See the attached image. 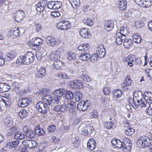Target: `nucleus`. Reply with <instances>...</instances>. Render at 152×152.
<instances>
[{
    "instance_id": "47",
    "label": "nucleus",
    "mask_w": 152,
    "mask_h": 152,
    "mask_svg": "<svg viewBox=\"0 0 152 152\" xmlns=\"http://www.w3.org/2000/svg\"><path fill=\"white\" fill-rule=\"evenodd\" d=\"M50 143L52 145L57 144L59 141V140L55 136H52L50 139Z\"/></svg>"
},
{
    "instance_id": "21",
    "label": "nucleus",
    "mask_w": 152,
    "mask_h": 152,
    "mask_svg": "<svg viewBox=\"0 0 152 152\" xmlns=\"http://www.w3.org/2000/svg\"><path fill=\"white\" fill-rule=\"evenodd\" d=\"M20 33V30L19 29L16 27L11 29L9 31V34L13 38L18 37Z\"/></svg>"
},
{
    "instance_id": "16",
    "label": "nucleus",
    "mask_w": 152,
    "mask_h": 152,
    "mask_svg": "<svg viewBox=\"0 0 152 152\" xmlns=\"http://www.w3.org/2000/svg\"><path fill=\"white\" fill-rule=\"evenodd\" d=\"M70 86L76 88H81L83 87V84L80 80H75L70 82Z\"/></svg>"
},
{
    "instance_id": "53",
    "label": "nucleus",
    "mask_w": 152,
    "mask_h": 152,
    "mask_svg": "<svg viewBox=\"0 0 152 152\" xmlns=\"http://www.w3.org/2000/svg\"><path fill=\"white\" fill-rule=\"evenodd\" d=\"M52 65L53 66H64V64L63 62L58 60L55 61Z\"/></svg>"
},
{
    "instance_id": "62",
    "label": "nucleus",
    "mask_w": 152,
    "mask_h": 152,
    "mask_svg": "<svg viewBox=\"0 0 152 152\" xmlns=\"http://www.w3.org/2000/svg\"><path fill=\"white\" fill-rule=\"evenodd\" d=\"M62 6V3L61 2L57 1H54L53 7V10H56L59 9Z\"/></svg>"
},
{
    "instance_id": "18",
    "label": "nucleus",
    "mask_w": 152,
    "mask_h": 152,
    "mask_svg": "<svg viewBox=\"0 0 152 152\" xmlns=\"http://www.w3.org/2000/svg\"><path fill=\"white\" fill-rule=\"evenodd\" d=\"M32 41H31V44L34 46L36 47L37 50L40 49V45L42 44V40L39 38H33L32 39Z\"/></svg>"
},
{
    "instance_id": "9",
    "label": "nucleus",
    "mask_w": 152,
    "mask_h": 152,
    "mask_svg": "<svg viewBox=\"0 0 152 152\" xmlns=\"http://www.w3.org/2000/svg\"><path fill=\"white\" fill-rule=\"evenodd\" d=\"M14 20L17 22H19L25 17V12L22 10H18L13 15Z\"/></svg>"
},
{
    "instance_id": "6",
    "label": "nucleus",
    "mask_w": 152,
    "mask_h": 152,
    "mask_svg": "<svg viewBox=\"0 0 152 152\" xmlns=\"http://www.w3.org/2000/svg\"><path fill=\"white\" fill-rule=\"evenodd\" d=\"M71 27V23L67 20H62L57 25V28L58 29L63 31L68 30Z\"/></svg>"
},
{
    "instance_id": "29",
    "label": "nucleus",
    "mask_w": 152,
    "mask_h": 152,
    "mask_svg": "<svg viewBox=\"0 0 152 152\" xmlns=\"http://www.w3.org/2000/svg\"><path fill=\"white\" fill-rule=\"evenodd\" d=\"M42 100L46 105H50L52 103V98L50 95H45L42 97Z\"/></svg>"
},
{
    "instance_id": "36",
    "label": "nucleus",
    "mask_w": 152,
    "mask_h": 152,
    "mask_svg": "<svg viewBox=\"0 0 152 152\" xmlns=\"http://www.w3.org/2000/svg\"><path fill=\"white\" fill-rule=\"evenodd\" d=\"M0 101L4 102L5 105L10 106L11 104L10 99L5 96H0Z\"/></svg>"
},
{
    "instance_id": "3",
    "label": "nucleus",
    "mask_w": 152,
    "mask_h": 152,
    "mask_svg": "<svg viewBox=\"0 0 152 152\" xmlns=\"http://www.w3.org/2000/svg\"><path fill=\"white\" fill-rule=\"evenodd\" d=\"M152 102V93L150 92H146L145 93L143 99L138 104L134 103L135 107H137L140 106L142 108H144L150 106Z\"/></svg>"
},
{
    "instance_id": "13",
    "label": "nucleus",
    "mask_w": 152,
    "mask_h": 152,
    "mask_svg": "<svg viewBox=\"0 0 152 152\" xmlns=\"http://www.w3.org/2000/svg\"><path fill=\"white\" fill-rule=\"evenodd\" d=\"M137 4L144 8H148L152 4L151 0H134Z\"/></svg>"
},
{
    "instance_id": "38",
    "label": "nucleus",
    "mask_w": 152,
    "mask_h": 152,
    "mask_svg": "<svg viewBox=\"0 0 152 152\" xmlns=\"http://www.w3.org/2000/svg\"><path fill=\"white\" fill-rule=\"evenodd\" d=\"M4 122L5 125L8 127L11 126L14 124L13 119L10 117H7L6 118Z\"/></svg>"
},
{
    "instance_id": "23",
    "label": "nucleus",
    "mask_w": 152,
    "mask_h": 152,
    "mask_svg": "<svg viewBox=\"0 0 152 152\" xmlns=\"http://www.w3.org/2000/svg\"><path fill=\"white\" fill-rule=\"evenodd\" d=\"M105 28L107 31H112L114 26L113 22L112 21H108L105 23Z\"/></svg>"
},
{
    "instance_id": "54",
    "label": "nucleus",
    "mask_w": 152,
    "mask_h": 152,
    "mask_svg": "<svg viewBox=\"0 0 152 152\" xmlns=\"http://www.w3.org/2000/svg\"><path fill=\"white\" fill-rule=\"evenodd\" d=\"M134 133V129L132 128L129 127L125 131V134L127 135L131 136Z\"/></svg>"
},
{
    "instance_id": "17",
    "label": "nucleus",
    "mask_w": 152,
    "mask_h": 152,
    "mask_svg": "<svg viewBox=\"0 0 152 152\" xmlns=\"http://www.w3.org/2000/svg\"><path fill=\"white\" fill-rule=\"evenodd\" d=\"M19 140H16L10 142H7L6 144L7 147L10 148H15V150L18 151H19L20 148H18L17 147L19 144Z\"/></svg>"
},
{
    "instance_id": "40",
    "label": "nucleus",
    "mask_w": 152,
    "mask_h": 152,
    "mask_svg": "<svg viewBox=\"0 0 152 152\" xmlns=\"http://www.w3.org/2000/svg\"><path fill=\"white\" fill-rule=\"evenodd\" d=\"M83 22L84 24L91 26L94 24V21L91 18H88L84 19Z\"/></svg>"
},
{
    "instance_id": "30",
    "label": "nucleus",
    "mask_w": 152,
    "mask_h": 152,
    "mask_svg": "<svg viewBox=\"0 0 152 152\" xmlns=\"http://www.w3.org/2000/svg\"><path fill=\"white\" fill-rule=\"evenodd\" d=\"M116 42L118 44H121L123 42V40L125 39L126 37L121 35L119 33H117L116 35Z\"/></svg>"
},
{
    "instance_id": "2",
    "label": "nucleus",
    "mask_w": 152,
    "mask_h": 152,
    "mask_svg": "<svg viewBox=\"0 0 152 152\" xmlns=\"http://www.w3.org/2000/svg\"><path fill=\"white\" fill-rule=\"evenodd\" d=\"M137 146L140 148L151 146L148 148L149 152H152V140L149 137L145 136L141 137L137 141Z\"/></svg>"
},
{
    "instance_id": "43",
    "label": "nucleus",
    "mask_w": 152,
    "mask_h": 152,
    "mask_svg": "<svg viewBox=\"0 0 152 152\" xmlns=\"http://www.w3.org/2000/svg\"><path fill=\"white\" fill-rule=\"evenodd\" d=\"M35 134L38 135H42L45 133V131L43 129L39 128V126H36L34 129Z\"/></svg>"
},
{
    "instance_id": "61",
    "label": "nucleus",
    "mask_w": 152,
    "mask_h": 152,
    "mask_svg": "<svg viewBox=\"0 0 152 152\" xmlns=\"http://www.w3.org/2000/svg\"><path fill=\"white\" fill-rule=\"evenodd\" d=\"M135 25L137 28H140L144 26V23L141 21H137L135 23Z\"/></svg>"
},
{
    "instance_id": "1",
    "label": "nucleus",
    "mask_w": 152,
    "mask_h": 152,
    "mask_svg": "<svg viewBox=\"0 0 152 152\" xmlns=\"http://www.w3.org/2000/svg\"><path fill=\"white\" fill-rule=\"evenodd\" d=\"M34 55L31 52L28 51L24 56H19L16 61V63L19 66L28 65L32 63L34 60Z\"/></svg>"
},
{
    "instance_id": "19",
    "label": "nucleus",
    "mask_w": 152,
    "mask_h": 152,
    "mask_svg": "<svg viewBox=\"0 0 152 152\" xmlns=\"http://www.w3.org/2000/svg\"><path fill=\"white\" fill-rule=\"evenodd\" d=\"M96 53L100 58L104 57L106 53V51L104 47L102 45H101L99 47H97L96 50Z\"/></svg>"
},
{
    "instance_id": "46",
    "label": "nucleus",
    "mask_w": 152,
    "mask_h": 152,
    "mask_svg": "<svg viewBox=\"0 0 152 152\" xmlns=\"http://www.w3.org/2000/svg\"><path fill=\"white\" fill-rule=\"evenodd\" d=\"M67 58L69 60H72L76 59L75 54L72 51H69L67 55Z\"/></svg>"
},
{
    "instance_id": "7",
    "label": "nucleus",
    "mask_w": 152,
    "mask_h": 152,
    "mask_svg": "<svg viewBox=\"0 0 152 152\" xmlns=\"http://www.w3.org/2000/svg\"><path fill=\"white\" fill-rule=\"evenodd\" d=\"M122 150L124 152H129L131 149V144L129 140L125 138L123 140Z\"/></svg>"
},
{
    "instance_id": "33",
    "label": "nucleus",
    "mask_w": 152,
    "mask_h": 152,
    "mask_svg": "<svg viewBox=\"0 0 152 152\" xmlns=\"http://www.w3.org/2000/svg\"><path fill=\"white\" fill-rule=\"evenodd\" d=\"M11 53H7L5 56V58L8 61L12 60L17 56V53L15 52H12Z\"/></svg>"
},
{
    "instance_id": "26",
    "label": "nucleus",
    "mask_w": 152,
    "mask_h": 152,
    "mask_svg": "<svg viewBox=\"0 0 152 152\" xmlns=\"http://www.w3.org/2000/svg\"><path fill=\"white\" fill-rule=\"evenodd\" d=\"M87 146L88 148L90 150H93L94 149L96 146L95 142L93 139H89L87 143Z\"/></svg>"
},
{
    "instance_id": "27",
    "label": "nucleus",
    "mask_w": 152,
    "mask_h": 152,
    "mask_svg": "<svg viewBox=\"0 0 152 152\" xmlns=\"http://www.w3.org/2000/svg\"><path fill=\"white\" fill-rule=\"evenodd\" d=\"M129 60L132 63H133V66L134 64H141V60L140 58H136L135 56L132 55H130V57Z\"/></svg>"
},
{
    "instance_id": "45",
    "label": "nucleus",
    "mask_w": 152,
    "mask_h": 152,
    "mask_svg": "<svg viewBox=\"0 0 152 152\" xmlns=\"http://www.w3.org/2000/svg\"><path fill=\"white\" fill-rule=\"evenodd\" d=\"M65 98L68 100H71L73 99L74 95L73 93L69 91H65L64 94Z\"/></svg>"
},
{
    "instance_id": "52",
    "label": "nucleus",
    "mask_w": 152,
    "mask_h": 152,
    "mask_svg": "<svg viewBox=\"0 0 152 152\" xmlns=\"http://www.w3.org/2000/svg\"><path fill=\"white\" fill-rule=\"evenodd\" d=\"M132 83V80L130 78L127 77L126 79V81L122 84L121 85L123 87H125V86H128L131 85Z\"/></svg>"
},
{
    "instance_id": "15",
    "label": "nucleus",
    "mask_w": 152,
    "mask_h": 152,
    "mask_svg": "<svg viewBox=\"0 0 152 152\" xmlns=\"http://www.w3.org/2000/svg\"><path fill=\"white\" fill-rule=\"evenodd\" d=\"M23 144L30 148H34L37 147V143L34 140H26L23 142Z\"/></svg>"
},
{
    "instance_id": "5",
    "label": "nucleus",
    "mask_w": 152,
    "mask_h": 152,
    "mask_svg": "<svg viewBox=\"0 0 152 152\" xmlns=\"http://www.w3.org/2000/svg\"><path fill=\"white\" fill-rule=\"evenodd\" d=\"M144 97L142 95L141 92L139 91L137 92H135L133 94V99H131L130 100V103H131L132 106H135L134 103L138 104L143 99Z\"/></svg>"
},
{
    "instance_id": "4",
    "label": "nucleus",
    "mask_w": 152,
    "mask_h": 152,
    "mask_svg": "<svg viewBox=\"0 0 152 152\" xmlns=\"http://www.w3.org/2000/svg\"><path fill=\"white\" fill-rule=\"evenodd\" d=\"M64 93V90L63 89L59 88L54 90L52 94L53 102L58 104L61 99Z\"/></svg>"
},
{
    "instance_id": "44",
    "label": "nucleus",
    "mask_w": 152,
    "mask_h": 152,
    "mask_svg": "<svg viewBox=\"0 0 152 152\" xmlns=\"http://www.w3.org/2000/svg\"><path fill=\"white\" fill-rule=\"evenodd\" d=\"M24 134L21 132L18 131L14 135V137L16 139L22 140L24 138Z\"/></svg>"
},
{
    "instance_id": "56",
    "label": "nucleus",
    "mask_w": 152,
    "mask_h": 152,
    "mask_svg": "<svg viewBox=\"0 0 152 152\" xmlns=\"http://www.w3.org/2000/svg\"><path fill=\"white\" fill-rule=\"evenodd\" d=\"M27 112L26 110H23L19 113V115L22 119L25 118L27 116Z\"/></svg>"
},
{
    "instance_id": "32",
    "label": "nucleus",
    "mask_w": 152,
    "mask_h": 152,
    "mask_svg": "<svg viewBox=\"0 0 152 152\" xmlns=\"http://www.w3.org/2000/svg\"><path fill=\"white\" fill-rule=\"evenodd\" d=\"M90 57V55L86 52L82 53L79 56V58L83 61H87Z\"/></svg>"
},
{
    "instance_id": "11",
    "label": "nucleus",
    "mask_w": 152,
    "mask_h": 152,
    "mask_svg": "<svg viewBox=\"0 0 152 152\" xmlns=\"http://www.w3.org/2000/svg\"><path fill=\"white\" fill-rule=\"evenodd\" d=\"M64 52V50L62 48L58 49L57 50L53 51L51 54V59L54 60L59 59L61 55L63 54Z\"/></svg>"
},
{
    "instance_id": "20",
    "label": "nucleus",
    "mask_w": 152,
    "mask_h": 152,
    "mask_svg": "<svg viewBox=\"0 0 152 152\" xmlns=\"http://www.w3.org/2000/svg\"><path fill=\"white\" fill-rule=\"evenodd\" d=\"M80 36L83 37L87 38H89L91 36V34L89 29L86 28H83L80 31Z\"/></svg>"
},
{
    "instance_id": "48",
    "label": "nucleus",
    "mask_w": 152,
    "mask_h": 152,
    "mask_svg": "<svg viewBox=\"0 0 152 152\" xmlns=\"http://www.w3.org/2000/svg\"><path fill=\"white\" fill-rule=\"evenodd\" d=\"M130 55L128 56L127 57L124 58L123 59V61L125 62V64L127 65H129V66H133V63H132V61L129 60Z\"/></svg>"
},
{
    "instance_id": "58",
    "label": "nucleus",
    "mask_w": 152,
    "mask_h": 152,
    "mask_svg": "<svg viewBox=\"0 0 152 152\" xmlns=\"http://www.w3.org/2000/svg\"><path fill=\"white\" fill-rule=\"evenodd\" d=\"M114 124V123H113L112 121L108 122L106 121L104 122V126L108 129H110L112 127V126Z\"/></svg>"
},
{
    "instance_id": "22",
    "label": "nucleus",
    "mask_w": 152,
    "mask_h": 152,
    "mask_svg": "<svg viewBox=\"0 0 152 152\" xmlns=\"http://www.w3.org/2000/svg\"><path fill=\"white\" fill-rule=\"evenodd\" d=\"M111 142L114 148H117L118 149L122 148L123 146V143L119 139H113Z\"/></svg>"
},
{
    "instance_id": "49",
    "label": "nucleus",
    "mask_w": 152,
    "mask_h": 152,
    "mask_svg": "<svg viewBox=\"0 0 152 152\" xmlns=\"http://www.w3.org/2000/svg\"><path fill=\"white\" fill-rule=\"evenodd\" d=\"M70 2L71 3V6L73 8L78 7L80 4L79 0H70Z\"/></svg>"
},
{
    "instance_id": "10",
    "label": "nucleus",
    "mask_w": 152,
    "mask_h": 152,
    "mask_svg": "<svg viewBox=\"0 0 152 152\" xmlns=\"http://www.w3.org/2000/svg\"><path fill=\"white\" fill-rule=\"evenodd\" d=\"M32 99L30 98H25L19 100L18 102L19 107H24L28 106L30 103L32 102Z\"/></svg>"
},
{
    "instance_id": "25",
    "label": "nucleus",
    "mask_w": 152,
    "mask_h": 152,
    "mask_svg": "<svg viewBox=\"0 0 152 152\" xmlns=\"http://www.w3.org/2000/svg\"><path fill=\"white\" fill-rule=\"evenodd\" d=\"M46 41L48 45L53 46L56 43V39L53 37L49 36L46 39Z\"/></svg>"
},
{
    "instance_id": "28",
    "label": "nucleus",
    "mask_w": 152,
    "mask_h": 152,
    "mask_svg": "<svg viewBox=\"0 0 152 152\" xmlns=\"http://www.w3.org/2000/svg\"><path fill=\"white\" fill-rule=\"evenodd\" d=\"M71 139L72 142L74 144L75 146L77 147L79 146L80 141L78 136L75 135H73Z\"/></svg>"
},
{
    "instance_id": "41",
    "label": "nucleus",
    "mask_w": 152,
    "mask_h": 152,
    "mask_svg": "<svg viewBox=\"0 0 152 152\" xmlns=\"http://www.w3.org/2000/svg\"><path fill=\"white\" fill-rule=\"evenodd\" d=\"M132 40L131 39H125L123 42V45L126 48H129L132 45Z\"/></svg>"
},
{
    "instance_id": "14",
    "label": "nucleus",
    "mask_w": 152,
    "mask_h": 152,
    "mask_svg": "<svg viewBox=\"0 0 152 152\" xmlns=\"http://www.w3.org/2000/svg\"><path fill=\"white\" fill-rule=\"evenodd\" d=\"M36 107L39 112L44 114L47 113L48 109V106L41 102H39L37 103Z\"/></svg>"
},
{
    "instance_id": "42",
    "label": "nucleus",
    "mask_w": 152,
    "mask_h": 152,
    "mask_svg": "<svg viewBox=\"0 0 152 152\" xmlns=\"http://www.w3.org/2000/svg\"><path fill=\"white\" fill-rule=\"evenodd\" d=\"M132 39L135 43H139L141 40V37L139 34H136L132 35Z\"/></svg>"
},
{
    "instance_id": "35",
    "label": "nucleus",
    "mask_w": 152,
    "mask_h": 152,
    "mask_svg": "<svg viewBox=\"0 0 152 152\" xmlns=\"http://www.w3.org/2000/svg\"><path fill=\"white\" fill-rule=\"evenodd\" d=\"M126 0H119L118 2V7L121 10H124L126 7Z\"/></svg>"
},
{
    "instance_id": "12",
    "label": "nucleus",
    "mask_w": 152,
    "mask_h": 152,
    "mask_svg": "<svg viewBox=\"0 0 152 152\" xmlns=\"http://www.w3.org/2000/svg\"><path fill=\"white\" fill-rule=\"evenodd\" d=\"M94 128L92 126L90 125H87L82 128L81 132L83 134L89 136L94 131Z\"/></svg>"
},
{
    "instance_id": "64",
    "label": "nucleus",
    "mask_w": 152,
    "mask_h": 152,
    "mask_svg": "<svg viewBox=\"0 0 152 152\" xmlns=\"http://www.w3.org/2000/svg\"><path fill=\"white\" fill-rule=\"evenodd\" d=\"M147 70H145L146 75H148L149 78L151 80H152V69H146Z\"/></svg>"
},
{
    "instance_id": "63",
    "label": "nucleus",
    "mask_w": 152,
    "mask_h": 152,
    "mask_svg": "<svg viewBox=\"0 0 152 152\" xmlns=\"http://www.w3.org/2000/svg\"><path fill=\"white\" fill-rule=\"evenodd\" d=\"M98 57H99L97 55V54L95 53L93 54L91 57V61L93 63H95L97 61Z\"/></svg>"
},
{
    "instance_id": "34",
    "label": "nucleus",
    "mask_w": 152,
    "mask_h": 152,
    "mask_svg": "<svg viewBox=\"0 0 152 152\" xmlns=\"http://www.w3.org/2000/svg\"><path fill=\"white\" fill-rule=\"evenodd\" d=\"M45 74V67H40V68L37 70L36 73L37 77L39 78H42Z\"/></svg>"
},
{
    "instance_id": "55",
    "label": "nucleus",
    "mask_w": 152,
    "mask_h": 152,
    "mask_svg": "<svg viewBox=\"0 0 152 152\" xmlns=\"http://www.w3.org/2000/svg\"><path fill=\"white\" fill-rule=\"evenodd\" d=\"M75 99L77 102L81 100L82 97L81 93L80 91H77L75 95Z\"/></svg>"
},
{
    "instance_id": "51",
    "label": "nucleus",
    "mask_w": 152,
    "mask_h": 152,
    "mask_svg": "<svg viewBox=\"0 0 152 152\" xmlns=\"http://www.w3.org/2000/svg\"><path fill=\"white\" fill-rule=\"evenodd\" d=\"M10 88V86L7 84L2 83V93L8 91Z\"/></svg>"
},
{
    "instance_id": "8",
    "label": "nucleus",
    "mask_w": 152,
    "mask_h": 152,
    "mask_svg": "<svg viewBox=\"0 0 152 152\" xmlns=\"http://www.w3.org/2000/svg\"><path fill=\"white\" fill-rule=\"evenodd\" d=\"M91 103L87 100L83 101L77 104V108L80 111H85L90 106Z\"/></svg>"
},
{
    "instance_id": "31",
    "label": "nucleus",
    "mask_w": 152,
    "mask_h": 152,
    "mask_svg": "<svg viewBox=\"0 0 152 152\" xmlns=\"http://www.w3.org/2000/svg\"><path fill=\"white\" fill-rule=\"evenodd\" d=\"M25 133V136L29 138H33L35 136L34 132L30 129H27Z\"/></svg>"
},
{
    "instance_id": "37",
    "label": "nucleus",
    "mask_w": 152,
    "mask_h": 152,
    "mask_svg": "<svg viewBox=\"0 0 152 152\" xmlns=\"http://www.w3.org/2000/svg\"><path fill=\"white\" fill-rule=\"evenodd\" d=\"M90 46L89 44L83 43L78 46V49L79 50L85 51L88 50Z\"/></svg>"
},
{
    "instance_id": "57",
    "label": "nucleus",
    "mask_w": 152,
    "mask_h": 152,
    "mask_svg": "<svg viewBox=\"0 0 152 152\" xmlns=\"http://www.w3.org/2000/svg\"><path fill=\"white\" fill-rule=\"evenodd\" d=\"M82 74L83 75L81 77H79V78H81L85 82H89L91 80L89 77L87 75H86L84 73V71H82Z\"/></svg>"
},
{
    "instance_id": "60",
    "label": "nucleus",
    "mask_w": 152,
    "mask_h": 152,
    "mask_svg": "<svg viewBox=\"0 0 152 152\" xmlns=\"http://www.w3.org/2000/svg\"><path fill=\"white\" fill-rule=\"evenodd\" d=\"M67 107L69 108V109L70 111L71 110H73L75 108V103L74 102L71 101L67 104Z\"/></svg>"
},
{
    "instance_id": "24",
    "label": "nucleus",
    "mask_w": 152,
    "mask_h": 152,
    "mask_svg": "<svg viewBox=\"0 0 152 152\" xmlns=\"http://www.w3.org/2000/svg\"><path fill=\"white\" fill-rule=\"evenodd\" d=\"M36 6L37 11L39 13H41L44 11L46 7V4L43 2H40L36 4Z\"/></svg>"
},
{
    "instance_id": "50",
    "label": "nucleus",
    "mask_w": 152,
    "mask_h": 152,
    "mask_svg": "<svg viewBox=\"0 0 152 152\" xmlns=\"http://www.w3.org/2000/svg\"><path fill=\"white\" fill-rule=\"evenodd\" d=\"M128 31L126 29V27L124 26L121 27L120 28L119 34H121V35L125 36L127 34Z\"/></svg>"
},
{
    "instance_id": "39",
    "label": "nucleus",
    "mask_w": 152,
    "mask_h": 152,
    "mask_svg": "<svg viewBox=\"0 0 152 152\" xmlns=\"http://www.w3.org/2000/svg\"><path fill=\"white\" fill-rule=\"evenodd\" d=\"M122 94V92L119 89L115 90L113 91V96L116 99H119Z\"/></svg>"
},
{
    "instance_id": "59",
    "label": "nucleus",
    "mask_w": 152,
    "mask_h": 152,
    "mask_svg": "<svg viewBox=\"0 0 152 152\" xmlns=\"http://www.w3.org/2000/svg\"><path fill=\"white\" fill-rule=\"evenodd\" d=\"M103 92L104 94L105 95H108L109 94L110 92V88L107 85L105 86L103 88Z\"/></svg>"
}]
</instances>
